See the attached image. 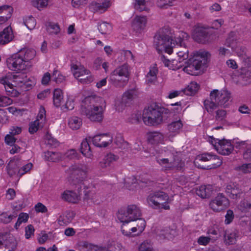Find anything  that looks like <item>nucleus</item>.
<instances>
[{
	"label": "nucleus",
	"mask_w": 251,
	"mask_h": 251,
	"mask_svg": "<svg viewBox=\"0 0 251 251\" xmlns=\"http://www.w3.org/2000/svg\"><path fill=\"white\" fill-rule=\"evenodd\" d=\"M34 77H27L25 74L13 75L8 73L0 78V83L2 84L7 95L17 97L22 91L29 90L36 84Z\"/></svg>",
	"instance_id": "obj_1"
},
{
	"label": "nucleus",
	"mask_w": 251,
	"mask_h": 251,
	"mask_svg": "<svg viewBox=\"0 0 251 251\" xmlns=\"http://www.w3.org/2000/svg\"><path fill=\"white\" fill-rule=\"evenodd\" d=\"M186 37L185 33L175 34L169 28H164L155 36L154 45L158 51L170 54L173 52L175 47L183 45V39Z\"/></svg>",
	"instance_id": "obj_2"
},
{
	"label": "nucleus",
	"mask_w": 251,
	"mask_h": 251,
	"mask_svg": "<svg viewBox=\"0 0 251 251\" xmlns=\"http://www.w3.org/2000/svg\"><path fill=\"white\" fill-rule=\"evenodd\" d=\"M105 107L106 102L103 98L91 95L82 100L80 111L90 121L100 122L103 119Z\"/></svg>",
	"instance_id": "obj_3"
},
{
	"label": "nucleus",
	"mask_w": 251,
	"mask_h": 251,
	"mask_svg": "<svg viewBox=\"0 0 251 251\" xmlns=\"http://www.w3.org/2000/svg\"><path fill=\"white\" fill-rule=\"evenodd\" d=\"M230 99V93L225 89H214L211 91L209 99L204 101L205 109L208 112H213L218 106H226Z\"/></svg>",
	"instance_id": "obj_4"
},
{
	"label": "nucleus",
	"mask_w": 251,
	"mask_h": 251,
	"mask_svg": "<svg viewBox=\"0 0 251 251\" xmlns=\"http://www.w3.org/2000/svg\"><path fill=\"white\" fill-rule=\"evenodd\" d=\"M130 67L125 63L115 69L109 75L110 83L116 87H123L128 82Z\"/></svg>",
	"instance_id": "obj_5"
},
{
	"label": "nucleus",
	"mask_w": 251,
	"mask_h": 251,
	"mask_svg": "<svg viewBox=\"0 0 251 251\" xmlns=\"http://www.w3.org/2000/svg\"><path fill=\"white\" fill-rule=\"evenodd\" d=\"M209 53L204 50H200L194 54L192 64L185 66L183 70L191 75H197L198 71H201L206 64Z\"/></svg>",
	"instance_id": "obj_6"
},
{
	"label": "nucleus",
	"mask_w": 251,
	"mask_h": 251,
	"mask_svg": "<svg viewBox=\"0 0 251 251\" xmlns=\"http://www.w3.org/2000/svg\"><path fill=\"white\" fill-rule=\"evenodd\" d=\"M141 215V209L136 204L128 205L126 208L119 209L117 213V217L123 226L140 219Z\"/></svg>",
	"instance_id": "obj_7"
},
{
	"label": "nucleus",
	"mask_w": 251,
	"mask_h": 251,
	"mask_svg": "<svg viewBox=\"0 0 251 251\" xmlns=\"http://www.w3.org/2000/svg\"><path fill=\"white\" fill-rule=\"evenodd\" d=\"M148 204L155 209H170L169 203L171 200L169 196L162 192L151 193L147 199Z\"/></svg>",
	"instance_id": "obj_8"
},
{
	"label": "nucleus",
	"mask_w": 251,
	"mask_h": 251,
	"mask_svg": "<svg viewBox=\"0 0 251 251\" xmlns=\"http://www.w3.org/2000/svg\"><path fill=\"white\" fill-rule=\"evenodd\" d=\"M143 120L149 126H155L160 124L162 121L161 113L155 105H151L143 111Z\"/></svg>",
	"instance_id": "obj_9"
},
{
	"label": "nucleus",
	"mask_w": 251,
	"mask_h": 251,
	"mask_svg": "<svg viewBox=\"0 0 251 251\" xmlns=\"http://www.w3.org/2000/svg\"><path fill=\"white\" fill-rule=\"evenodd\" d=\"M209 143L218 153L224 155H229L233 150V146L229 140H219L211 137L209 139Z\"/></svg>",
	"instance_id": "obj_10"
},
{
	"label": "nucleus",
	"mask_w": 251,
	"mask_h": 251,
	"mask_svg": "<svg viewBox=\"0 0 251 251\" xmlns=\"http://www.w3.org/2000/svg\"><path fill=\"white\" fill-rule=\"evenodd\" d=\"M71 70L75 77L82 83H88L93 80L89 70L82 65L73 64L71 67Z\"/></svg>",
	"instance_id": "obj_11"
},
{
	"label": "nucleus",
	"mask_w": 251,
	"mask_h": 251,
	"mask_svg": "<svg viewBox=\"0 0 251 251\" xmlns=\"http://www.w3.org/2000/svg\"><path fill=\"white\" fill-rule=\"evenodd\" d=\"M7 65L10 70L16 72L26 71L30 68L28 63H25L18 53L7 58Z\"/></svg>",
	"instance_id": "obj_12"
},
{
	"label": "nucleus",
	"mask_w": 251,
	"mask_h": 251,
	"mask_svg": "<svg viewBox=\"0 0 251 251\" xmlns=\"http://www.w3.org/2000/svg\"><path fill=\"white\" fill-rule=\"evenodd\" d=\"M192 36L197 42L204 43L216 39L215 35H212L207 31V28L200 25L196 26L193 30Z\"/></svg>",
	"instance_id": "obj_13"
},
{
	"label": "nucleus",
	"mask_w": 251,
	"mask_h": 251,
	"mask_svg": "<svg viewBox=\"0 0 251 251\" xmlns=\"http://www.w3.org/2000/svg\"><path fill=\"white\" fill-rule=\"evenodd\" d=\"M157 163L165 170H172L176 169L179 170L183 166V163L181 162L178 159H176L172 155L169 158H163L159 156H156Z\"/></svg>",
	"instance_id": "obj_14"
},
{
	"label": "nucleus",
	"mask_w": 251,
	"mask_h": 251,
	"mask_svg": "<svg viewBox=\"0 0 251 251\" xmlns=\"http://www.w3.org/2000/svg\"><path fill=\"white\" fill-rule=\"evenodd\" d=\"M82 188H84V183H81L80 184L76 185L74 191L65 190L61 194V198L69 202L77 203L80 200Z\"/></svg>",
	"instance_id": "obj_15"
},
{
	"label": "nucleus",
	"mask_w": 251,
	"mask_h": 251,
	"mask_svg": "<svg viewBox=\"0 0 251 251\" xmlns=\"http://www.w3.org/2000/svg\"><path fill=\"white\" fill-rule=\"evenodd\" d=\"M229 205L228 200L222 194H219L209 203L210 208L215 212L224 210Z\"/></svg>",
	"instance_id": "obj_16"
},
{
	"label": "nucleus",
	"mask_w": 251,
	"mask_h": 251,
	"mask_svg": "<svg viewBox=\"0 0 251 251\" xmlns=\"http://www.w3.org/2000/svg\"><path fill=\"white\" fill-rule=\"evenodd\" d=\"M136 226L132 227L129 231H126L123 229L124 226H122L121 231L123 235L127 237H133L140 235L145 230L146 222L143 219H139Z\"/></svg>",
	"instance_id": "obj_17"
},
{
	"label": "nucleus",
	"mask_w": 251,
	"mask_h": 251,
	"mask_svg": "<svg viewBox=\"0 0 251 251\" xmlns=\"http://www.w3.org/2000/svg\"><path fill=\"white\" fill-rule=\"evenodd\" d=\"M213 159H215V156L212 155L210 153H203L197 156L195 160H194V163L198 168L204 169L215 168L220 166L222 164V161L219 159H218V161L216 164L210 165L209 166H208L207 168L204 167L199 163V161L206 162Z\"/></svg>",
	"instance_id": "obj_18"
},
{
	"label": "nucleus",
	"mask_w": 251,
	"mask_h": 251,
	"mask_svg": "<svg viewBox=\"0 0 251 251\" xmlns=\"http://www.w3.org/2000/svg\"><path fill=\"white\" fill-rule=\"evenodd\" d=\"M113 141V137L110 133H103L95 135L92 138L93 144L100 148H104L110 145Z\"/></svg>",
	"instance_id": "obj_19"
},
{
	"label": "nucleus",
	"mask_w": 251,
	"mask_h": 251,
	"mask_svg": "<svg viewBox=\"0 0 251 251\" xmlns=\"http://www.w3.org/2000/svg\"><path fill=\"white\" fill-rule=\"evenodd\" d=\"M147 18L145 16L136 15L132 20L131 27L137 33L141 34L146 29Z\"/></svg>",
	"instance_id": "obj_20"
},
{
	"label": "nucleus",
	"mask_w": 251,
	"mask_h": 251,
	"mask_svg": "<svg viewBox=\"0 0 251 251\" xmlns=\"http://www.w3.org/2000/svg\"><path fill=\"white\" fill-rule=\"evenodd\" d=\"M226 46L230 48L232 51L238 56L240 59L247 54V50L245 47L242 46L236 40L230 37L228 38L226 42Z\"/></svg>",
	"instance_id": "obj_21"
},
{
	"label": "nucleus",
	"mask_w": 251,
	"mask_h": 251,
	"mask_svg": "<svg viewBox=\"0 0 251 251\" xmlns=\"http://www.w3.org/2000/svg\"><path fill=\"white\" fill-rule=\"evenodd\" d=\"M101 2L92 1L89 5V10L94 12L102 14L108 10L111 6V0H101Z\"/></svg>",
	"instance_id": "obj_22"
},
{
	"label": "nucleus",
	"mask_w": 251,
	"mask_h": 251,
	"mask_svg": "<svg viewBox=\"0 0 251 251\" xmlns=\"http://www.w3.org/2000/svg\"><path fill=\"white\" fill-rule=\"evenodd\" d=\"M241 60L243 66L240 69V76L242 78L247 81L251 78V57L246 54Z\"/></svg>",
	"instance_id": "obj_23"
},
{
	"label": "nucleus",
	"mask_w": 251,
	"mask_h": 251,
	"mask_svg": "<svg viewBox=\"0 0 251 251\" xmlns=\"http://www.w3.org/2000/svg\"><path fill=\"white\" fill-rule=\"evenodd\" d=\"M21 164L20 158L17 156L11 158L6 166V171L10 177L18 176V168Z\"/></svg>",
	"instance_id": "obj_24"
},
{
	"label": "nucleus",
	"mask_w": 251,
	"mask_h": 251,
	"mask_svg": "<svg viewBox=\"0 0 251 251\" xmlns=\"http://www.w3.org/2000/svg\"><path fill=\"white\" fill-rule=\"evenodd\" d=\"M178 235V232L176 228H167L160 230L157 236L159 240L174 241Z\"/></svg>",
	"instance_id": "obj_25"
},
{
	"label": "nucleus",
	"mask_w": 251,
	"mask_h": 251,
	"mask_svg": "<svg viewBox=\"0 0 251 251\" xmlns=\"http://www.w3.org/2000/svg\"><path fill=\"white\" fill-rule=\"evenodd\" d=\"M15 36L12 27L8 26L0 31V45H5L11 42Z\"/></svg>",
	"instance_id": "obj_26"
},
{
	"label": "nucleus",
	"mask_w": 251,
	"mask_h": 251,
	"mask_svg": "<svg viewBox=\"0 0 251 251\" xmlns=\"http://www.w3.org/2000/svg\"><path fill=\"white\" fill-rule=\"evenodd\" d=\"M226 192L228 196L231 199H237L242 194V191L236 183L230 182L228 183L226 189Z\"/></svg>",
	"instance_id": "obj_27"
},
{
	"label": "nucleus",
	"mask_w": 251,
	"mask_h": 251,
	"mask_svg": "<svg viewBox=\"0 0 251 251\" xmlns=\"http://www.w3.org/2000/svg\"><path fill=\"white\" fill-rule=\"evenodd\" d=\"M239 237V232L233 230L226 231L224 236V242L226 245H231L236 243Z\"/></svg>",
	"instance_id": "obj_28"
},
{
	"label": "nucleus",
	"mask_w": 251,
	"mask_h": 251,
	"mask_svg": "<svg viewBox=\"0 0 251 251\" xmlns=\"http://www.w3.org/2000/svg\"><path fill=\"white\" fill-rule=\"evenodd\" d=\"M119 158L117 155L108 153L99 162V166L101 168H106L111 166L114 162L117 161Z\"/></svg>",
	"instance_id": "obj_29"
},
{
	"label": "nucleus",
	"mask_w": 251,
	"mask_h": 251,
	"mask_svg": "<svg viewBox=\"0 0 251 251\" xmlns=\"http://www.w3.org/2000/svg\"><path fill=\"white\" fill-rule=\"evenodd\" d=\"M25 63H28V66L30 68L32 66L31 61L36 55V51L33 49H26L20 51L19 53Z\"/></svg>",
	"instance_id": "obj_30"
},
{
	"label": "nucleus",
	"mask_w": 251,
	"mask_h": 251,
	"mask_svg": "<svg viewBox=\"0 0 251 251\" xmlns=\"http://www.w3.org/2000/svg\"><path fill=\"white\" fill-rule=\"evenodd\" d=\"M182 126L183 124L180 119L172 122L168 125V127L169 136L173 137L177 134L182 127Z\"/></svg>",
	"instance_id": "obj_31"
},
{
	"label": "nucleus",
	"mask_w": 251,
	"mask_h": 251,
	"mask_svg": "<svg viewBox=\"0 0 251 251\" xmlns=\"http://www.w3.org/2000/svg\"><path fill=\"white\" fill-rule=\"evenodd\" d=\"M148 140L151 144L163 143L165 140L164 135L158 132H151L148 134Z\"/></svg>",
	"instance_id": "obj_32"
},
{
	"label": "nucleus",
	"mask_w": 251,
	"mask_h": 251,
	"mask_svg": "<svg viewBox=\"0 0 251 251\" xmlns=\"http://www.w3.org/2000/svg\"><path fill=\"white\" fill-rule=\"evenodd\" d=\"M71 169L75 175L78 176L80 178L85 179L86 177L88 171V168L86 165H79L72 166Z\"/></svg>",
	"instance_id": "obj_33"
},
{
	"label": "nucleus",
	"mask_w": 251,
	"mask_h": 251,
	"mask_svg": "<svg viewBox=\"0 0 251 251\" xmlns=\"http://www.w3.org/2000/svg\"><path fill=\"white\" fill-rule=\"evenodd\" d=\"M63 100V91L58 88L55 89L53 93V104L54 106L56 107H61Z\"/></svg>",
	"instance_id": "obj_34"
},
{
	"label": "nucleus",
	"mask_w": 251,
	"mask_h": 251,
	"mask_svg": "<svg viewBox=\"0 0 251 251\" xmlns=\"http://www.w3.org/2000/svg\"><path fill=\"white\" fill-rule=\"evenodd\" d=\"M158 69L156 65L151 66L149 68V71L146 75V81L148 83H152L157 79Z\"/></svg>",
	"instance_id": "obj_35"
},
{
	"label": "nucleus",
	"mask_w": 251,
	"mask_h": 251,
	"mask_svg": "<svg viewBox=\"0 0 251 251\" xmlns=\"http://www.w3.org/2000/svg\"><path fill=\"white\" fill-rule=\"evenodd\" d=\"M199 84L195 82H191L185 88L182 89L183 93L188 96L195 95L199 89Z\"/></svg>",
	"instance_id": "obj_36"
},
{
	"label": "nucleus",
	"mask_w": 251,
	"mask_h": 251,
	"mask_svg": "<svg viewBox=\"0 0 251 251\" xmlns=\"http://www.w3.org/2000/svg\"><path fill=\"white\" fill-rule=\"evenodd\" d=\"M44 158L49 161L55 162L64 159V157L60 152H53L48 151L44 153Z\"/></svg>",
	"instance_id": "obj_37"
},
{
	"label": "nucleus",
	"mask_w": 251,
	"mask_h": 251,
	"mask_svg": "<svg viewBox=\"0 0 251 251\" xmlns=\"http://www.w3.org/2000/svg\"><path fill=\"white\" fill-rule=\"evenodd\" d=\"M80 151L82 154L87 158H92L93 154L90 145L86 139H84L81 144Z\"/></svg>",
	"instance_id": "obj_38"
},
{
	"label": "nucleus",
	"mask_w": 251,
	"mask_h": 251,
	"mask_svg": "<svg viewBox=\"0 0 251 251\" xmlns=\"http://www.w3.org/2000/svg\"><path fill=\"white\" fill-rule=\"evenodd\" d=\"M82 124V121L80 118L77 116H73L68 120V125L72 130L79 129Z\"/></svg>",
	"instance_id": "obj_39"
},
{
	"label": "nucleus",
	"mask_w": 251,
	"mask_h": 251,
	"mask_svg": "<svg viewBox=\"0 0 251 251\" xmlns=\"http://www.w3.org/2000/svg\"><path fill=\"white\" fill-rule=\"evenodd\" d=\"M162 61L165 66L168 67L169 69L173 70L178 69L182 66V64L178 62V61L176 59H172L170 60L164 58Z\"/></svg>",
	"instance_id": "obj_40"
},
{
	"label": "nucleus",
	"mask_w": 251,
	"mask_h": 251,
	"mask_svg": "<svg viewBox=\"0 0 251 251\" xmlns=\"http://www.w3.org/2000/svg\"><path fill=\"white\" fill-rule=\"evenodd\" d=\"M211 192V187L210 186L202 185L197 190L196 194L198 196L202 199L208 197Z\"/></svg>",
	"instance_id": "obj_41"
},
{
	"label": "nucleus",
	"mask_w": 251,
	"mask_h": 251,
	"mask_svg": "<svg viewBox=\"0 0 251 251\" xmlns=\"http://www.w3.org/2000/svg\"><path fill=\"white\" fill-rule=\"evenodd\" d=\"M75 98L72 96L68 95L65 103L61 106V109L64 111L72 110L75 107Z\"/></svg>",
	"instance_id": "obj_42"
},
{
	"label": "nucleus",
	"mask_w": 251,
	"mask_h": 251,
	"mask_svg": "<svg viewBox=\"0 0 251 251\" xmlns=\"http://www.w3.org/2000/svg\"><path fill=\"white\" fill-rule=\"evenodd\" d=\"M150 4L145 0H134V7L139 11H147L149 9Z\"/></svg>",
	"instance_id": "obj_43"
},
{
	"label": "nucleus",
	"mask_w": 251,
	"mask_h": 251,
	"mask_svg": "<svg viewBox=\"0 0 251 251\" xmlns=\"http://www.w3.org/2000/svg\"><path fill=\"white\" fill-rule=\"evenodd\" d=\"M24 25L30 30L33 29L36 25V21L32 16H25L23 18Z\"/></svg>",
	"instance_id": "obj_44"
},
{
	"label": "nucleus",
	"mask_w": 251,
	"mask_h": 251,
	"mask_svg": "<svg viewBox=\"0 0 251 251\" xmlns=\"http://www.w3.org/2000/svg\"><path fill=\"white\" fill-rule=\"evenodd\" d=\"M138 251H155L152 243L148 240L144 241L139 246Z\"/></svg>",
	"instance_id": "obj_45"
},
{
	"label": "nucleus",
	"mask_w": 251,
	"mask_h": 251,
	"mask_svg": "<svg viewBox=\"0 0 251 251\" xmlns=\"http://www.w3.org/2000/svg\"><path fill=\"white\" fill-rule=\"evenodd\" d=\"M36 121H39L40 124L44 125L46 121V111L45 108L40 106Z\"/></svg>",
	"instance_id": "obj_46"
},
{
	"label": "nucleus",
	"mask_w": 251,
	"mask_h": 251,
	"mask_svg": "<svg viewBox=\"0 0 251 251\" xmlns=\"http://www.w3.org/2000/svg\"><path fill=\"white\" fill-rule=\"evenodd\" d=\"M50 0H32L31 4L37 8L38 10H41L46 7L49 3Z\"/></svg>",
	"instance_id": "obj_47"
},
{
	"label": "nucleus",
	"mask_w": 251,
	"mask_h": 251,
	"mask_svg": "<svg viewBox=\"0 0 251 251\" xmlns=\"http://www.w3.org/2000/svg\"><path fill=\"white\" fill-rule=\"evenodd\" d=\"M121 55V61H134V56L132 52L129 50H122L120 52Z\"/></svg>",
	"instance_id": "obj_48"
},
{
	"label": "nucleus",
	"mask_w": 251,
	"mask_h": 251,
	"mask_svg": "<svg viewBox=\"0 0 251 251\" xmlns=\"http://www.w3.org/2000/svg\"><path fill=\"white\" fill-rule=\"evenodd\" d=\"M241 146L243 147H245L246 150L243 153V157L246 159L251 160V142L250 143H246L245 142H242Z\"/></svg>",
	"instance_id": "obj_49"
},
{
	"label": "nucleus",
	"mask_w": 251,
	"mask_h": 251,
	"mask_svg": "<svg viewBox=\"0 0 251 251\" xmlns=\"http://www.w3.org/2000/svg\"><path fill=\"white\" fill-rule=\"evenodd\" d=\"M177 54L178 57L177 60L178 61V62H180L182 64L183 62H185L189 57L188 50L186 48H184L182 50L178 51Z\"/></svg>",
	"instance_id": "obj_50"
},
{
	"label": "nucleus",
	"mask_w": 251,
	"mask_h": 251,
	"mask_svg": "<svg viewBox=\"0 0 251 251\" xmlns=\"http://www.w3.org/2000/svg\"><path fill=\"white\" fill-rule=\"evenodd\" d=\"M29 216L27 213H21L19 214L18 220L17 222L15 223L14 227L17 229L20 226V225L23 223H26L28 219Z\"/></svg>",
	"instance_id": "obj_51"
},
{
	"label": "nucleus",
	"mask_w": 251,
	"mask_h": 251,
	"mask_svg": "<svg viewBox=\"0 0 251 251\" xmlns=\"http://www.w3.org/2000/svg\"><path fill=\"white\" fill-rule=\"evenodd\" d=\"M98 28L101 34H106L111 31L112 26L108 23L102 22L99 25Z\"/></svg>",
	"instance_id": "obj_52"
},
{
	"label": "nucleus",
	"mask_w": 251,
	"mask_h": 251,
	"mask_svg": "<svg viewBox=\"0 0 251 251\" xmlns=\"http://www.w3.org/2000/svg\"><path fill=\"white\" fill-rule=\"evenodd\" d=\"M134 96V91L133 90H129L126 92L123 95L122 99V102L126 103L132 100Z\"/></svg>",
	"instance_id": "obj_53"
},
{
	"label": "nucleus",
	"mask_w": 251,
	"mask_h": 251,
	"mask_svg": "<svg viewBox=\"0 0 251 251\" xmlns=\"http://www.w3.org/2000/svg\"><path fill=\"white\" fill-rule=\"evenodd\" d=\"M32 167L33 165L31 163H28L24 165L19 169L18 176L21 177L26 173H28L31 170Z\"/></svg>",
	"instance_id": "obj_54"
},
{
	"label": "nucleus",
	"mask_w": 251,
	"mask_h": 251,
	"mask_svg": "<svg viewBox=\"0 0 251 251\" xmlns=\"http://www.w3.org/2000/svg\"><path fill=\"white\" fill-rule=\"evenodd\" d=\"M14 218H15L13 215H7L6 213L3 212L0 214V222L4 224H8L11 222Z\"/></svg>",
	"instance_id": "obj_55"
},
{
	"label": "nucleus",
	"mask_w": 251,
	"mask_h": 251,
	"mask_svg": "<svg viewBox=\"0 0 251 251\" xmlns=\"http://www.w3.org/2000/svg\"><path fill=\"white\" fill-rule=\"evenodd\" d=\"M44 125L42 124H40L39 121H35L33 122H31L29 125V132L30 133H34L36 132L39 127H42Z\"/></svg>",
	"instance_id": "obj_56"
},
{
	"label": "nucleus",
	"mask_w": 251,
	"mask_h": 251,
	"mask_svg": "<svg viewBox=\"0 0 251 251\" xmlns=\"http://www.w3.org/2000/svg\"><path fill=\"white\" fill-rule=\"evenodd\" d=\"M9 113L15 116H20L23 114L25 110L23 109H18L14 106H10L7 108Z\"/></svg>",
	"instance_id": "obj_57"
},
{
	"label": "nucleus",
	"mask_w": 251,
	"mask_h": 251,
	"mask_svg": "<svg viewBox=\"0 0 251 251\" xmlns=\"http://www.w3.org/2000/svg\"><path fill=\"white\" fill-rule=\"evenodd\" d=\"M126 182L127 183L126 187L129 189L133 190L134 188L136 187L135 184L137 183V179L133 176L127 178Z\"/></svg>",
	"instance_id": "obj_58"
},
{
	"label": "nucleus",
	"mask_w": 251,
	"mask_h": 251,
	"mask_svg": "<svg viewBox=\"0 0 251 251\" xmlns=\"http://www.w3.org/2000/svg\"><path fill=\"white\" fill-rule=\"evenodd\" d=\"M13 100L10 98L0 95V107H4L10 105Z\"/></svg>",
	"instance_id": "obj_59"
},
{
	"label": "nucleus",
	"mask_w": 251,
	"mask_h": 251,
	"mask_svg": "<svg viewBox=\"0 0 251 251\" xmlns=\"http://www.w3.org/2000/svg\"><path fill=\"white\" fill-rule=\"evenodd\" d=\"M13 9L12 6L9 5L4 4L0 6V15L4 14L5 15L12 14Z\"/></svg>",
	"instance_id": "obj_60"
},
{
	"label": "nucleus",
	"mask_w": 251,
	"mask_h": 251,
	"mask_svg": "<svg viewBox=\"0 0 251 251\" xmlns=\"http://www.w3.org/2000/svg\"><path fill=\"white\" fill-rule=\"evenodd\" d=\"M52 77L53 80L57 83H60L65 80V77L58 71L53 72Z\"/></svg>",
	"instance_id": "obj_61"
},
{
	"label": "nucleus",
	"mask_w": 251,
	"mask_h": 251,
	"mask_svg": "<svg viewBox=\"0 0 251 251\" xmlns=\"http://www.w3.org/2000/svg\"><path fill=\"white\" fill-rule=\"evenodd\" d=\"M173 0H158L157 4L160 8H167L172 6Z\"/></svg>",
	"instance_id": "obj_62"
},
{
	"label": "nucleus",
	"mask_w": 251,
	"mask_h": 251,
	"mask_svg": "<svg viewBox=\"0 0 251 251\" xmlns=\"http://www.w3.org/2000/svg\"><path fill=\"white\" fill-rule=\"evenodd\" d=\"M88 0H72V5L75 8H80L85 5Z\"/></svg>",
	"instance_id": "obj_63"
},
{
	"label": "nucleus",
	"mask_w": 251,
	"mask_h": 251,
	"mask_svg": "<svg viewBox=\"0 0 251 251\" xmlns=\"http://www.w3.org/2000/svg\"><path fill=\"white\" fill-rule=\"evenodd\" d=\"M211 240V238L209 237L201 236L198 239V243L200 245L206 246L207 245Z\"/></svg>",
	"instance_id": "obj_64"
}]
</instances>
